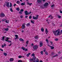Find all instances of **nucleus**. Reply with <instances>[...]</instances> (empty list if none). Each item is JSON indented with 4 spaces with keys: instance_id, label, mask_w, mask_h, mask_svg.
<instances>
[{
    "instance_id": "obj_1",
    "label": "nucleus",
    "mask_w": 62,
    "mask_h": 62,
    "mask_svg": "<svg viewBox=\"0 0 62 62\" xmlns=\"http://www.w3.org/2000/svg\"><path fill=\"white\" fill-rule=\"evenodd\" d=\"M53 33H54V35H56V36H59L62 34V30H61V32H60L59 29H58L57 30L53 31Z\"/></svg>"
},
{
    "instance_id": "obj_2",
    "label": "nucleus",
    "mask_w": 62,
    "mask_h": 62,
    "mask_svg": "<svg viewBox=\"0 0 62 62\" xmlns=\"http://www.w3.org/2000/svg\"><path fill=\"white\" fill-rule=\"evenodd\" d=\"M39 16V15H37L36 16L37 17L35 16H33L32 17V18L33 19H34V20H37L38 19Z\"/></svg>"
},
{
    "instance_id": "obj_3",
    "label": "nucleus",
    "mask_w": 62,
    "mask_h": 62,
    "mask_svg": "<svg viewBox=\"0 0 62 62\" xmlns=\"http://www.w3.org/2000/svg\"><path fill=\"white\" fill-rule=\"evenodd\" d=\"M31 13V12H30L29 13H28V12L27 11H25V15H29V14H30V13Z\"/></svg>"
},
{
    "instance_id": "obj_4",
    "label": "nucleus",
    "mask_w": 62,
    "mask_h": 62,
    "mask_svg": "<svg viewBox=\"0 0 62 62\" xmlns=\"http://www.w3.org/2000/svg\"><path fill=\"white\" fill-rule=\"evenodd\" d=\"M48 5L49 4L47 2H46L44 4V7H46L48 6Z\"/></svg>"
},
{
    "instance_id": "obj_5",
    "label": "nucleus",
    "mask_w": 62,
    "mask_h": 62,
    "mask_svg": "<svg viewBox=\"0 0 62 62\" xmlns=\"http://www.w3.org/2000/svg\"><path fill=\"white\" fill-rule=\"evenodd\" d=\"M38 47L37 46H33V48L35 50H36V49H38Z\"/></svg>"
},
{
    "instance_id": "obj_6",
    "label": "nucleus",
    "mask_w": 62,
    "mask_h": 62,
    "mask_svg": "<svg viewBox=\"0 0 62 62\" xmlns=\"http://www.w3.org/2000/svg\"><path fill=\"white\" fill-rule=\"evenodd\" d=\"M6 39L5 40V41H7L8 42H11V41H9L8 40V39H9V38L8 37H7L6 38Z\"/></svg>"
},
{
    "instance_id": "obj_7",
    "label": "nucleus",
    "mask_w": 62,
    "mask_h": 62,
    "mask_svg": "<svg viewBox=\"0 0 62 62\" xmlns=\"http://www.w3.org/2000/svg\"><path fill=\"white\" fill-rule=\"evenodd\" d=\"M0 16L1 17H5V14H4V13H1L0 14Z\"/></svg>"
},
{
    "instance_id": "obj_8",
    "label": "nucleus",
    "mask_w": 62,
    "mask_h": 62,
    "mask_svg": "<svg viewBox=\"0 0 62 62\" xmlns=\"http://www.w3.org/2000/svg\"><path fill=\"white\" fill-rule=\"evenodd\" d=\"M42 0H37V2L38 3H41L42 2Z\"/></svg>"
},
{
    "instance_id": "obj_9",
    "label": "nucleus",
    "mask_w": 62,
    "mask_h": 62,
    "mask_svg": "<svg viewBox=\"0 0 62 62\" xmlns=\"http://www.w3.org/2000/svg\"><path fill=\"white\" fill-rule=\"evenodd\" d=\"M14 60V59L13 58H10V62H12Z\"/></svg>"
},
{
    "instance_id": "obj_10",
    "label": "nucleus",
    "mask_w": 62,
    "mask_h": 62,
    "mask_svg": "<svg viewBox=\"0 0 62 62\" xmlns=\"http://www.w3.org/2000/svg\"><path fill=\"white\" fill-rule=\"evenodd\" d=\"M25 28V24H23L22 25V29H24Z\"/></svg>"
},
{
    "instance_id": "obj_11",
    "label": "nucleus",
    "mask_w": 62,
    "mask_h": 62,
    "mask_svg": "<svg viewBox=\"0 0 62 62\" xmlns=\"http://www.w3.org/2000/svg\"><path fill=\"white\" fill-rule=\"evenodd\" d=\"M30 61H32L33 62H36V61H34V60H33L32 59H30Z\"/></svg>"
},
{
    "instance_id": "obj_12",
    "label": "nucleus",
    "mask_w": 62,
    "mask_h": 62,
    "mask_svg": "<svg viewBox=\"0 0 62 62\" xmlns=\"http://www.w3.org/2000/svg\"><path fill=\"white\" fill-rule=\"evenodd\" d=\"M50 17H51V19H53V18H54L53 17V16H52V15H49V18H50Z\"/></svg>"
},
{
    "instance_id": "obj_13",
    "label": "nucleus",
    "mask_w": 62,
    "mask_h": 62,
    "mask_svg": "<svg viewBox=\"0 0 62 62\" xmlns=\"http://www.w3.org/2000/svg\"><path fill=\"white\" fill-rule=\"evenodd\" d=\"M3 30H5V31H7L8 30V28H4L3 29Z\"/></svg>"
},
{
    "instance_id": "obj_14",
    "label": "nucleus",
    "mask_w": 62,
    "mask_h": 62,
    "mask_svg": "<svg viewBox=\"0 0 62 62\" xmlns=\"http://www.w3.org/2000/svg\"><path fill=\"white\" fill-rule=\"evenodd\" d=\"M6 5L7 7H9V2L7 3Z\"/></svg>"
},
{
    "instance_id": "obj_15",
    "label": "nucleus",
    "mask_w": 62,
    "mask_h": 62,
    "mask_svg": "<svg viewBox=\"0 0 62 62\" xmlns=\"http://www.w3.org/2000/svg\"><path fill=\"white\" fill-rule=\"evenodd\" d=\"M49 47H51V49H54V47L53 46H49Z\"/></svg>"
},
{
    "instance_id": "obj_16",
    "label": "nucleus",
    "mask_w": 62,
    "mask_h": 62,
    "mask_svg": "<svg viewBox=\"0 0 62 62\" xmlns=\"http://www.w3.org/2000/svg\"><path fill=\"white\" fill-rule=\"evenodd\" d=\"M43 44L42 43H40V47H42V46Z\"/></svg>"
},
{
    "instance_id": "obj_17",
    "label": "nucleus",
    "mask_w": 62,
    "mask_h": 62,
    "mask_svg": "<svg viewBox=\"0 0 62 62\" xmlns=\"http://www.w3.org/2000/svg\"><path fill=\"white\" fill-rule=\"evenodd\" d=\"M2 48H4V47L5 46H6V44H4L3 45H2Z\"/></svg>"
},
{
    "instance_id": "obj_18",
    "label": "nucleus",
    "mask_w": 62,
    "mask_h": 62,
    "mask_svg": "<svg viewBox=\"0 0 62 62\" xmlns=\"http://www.w3.org/2000/svg\"><path fill=\"white\" fill-rule=\"evenodd\" d=\"M48 32H49L48 31V30H47V29H46V34H47Z\"/></svg>"
},
{
    "instance_id": "obj_19",
    "label": "nucleus",
    "mask_w": 62,
    "mask_h": 62,
    "mask_svg": "<svg viewBox=\"0 0 62 62\" xmlns=\"http://www.w3.org/2000/svg\"><path fill=\"white\" fill-rule=\"evenodd\" d=\"M25 2L24 3H22L21 4V5L22 6H24V5H25Z\"/></svg>"
},
{
    "instance_id": "obj_20",
    "label": "nucleus",
    "mask_w": 62,
    "mask_h": 62,
    "mask_svg": "<svg viewBox=\"0 0 62 62\" xmlns=\"http://www.w3.org/2000/svg\"><path fill=\"white\" fill-rule=\"evenodd\" d=\"M54 5H52L51 6V8H52L53 9H54Z\"/></svg>"
},
{
    "instance_id": "obj_21",
    "label": "nucleus",
    "mask_w": 62,
    "mask_h": 62,
    "mask_svg": "<svg viewBox=\"0 0 62 62\" xmlns=\"http://www.w3.org/2000/svg\"><path fill=\"white\" fill-rule=\"evenodd\" d=\"M34 38L35 39H39V37L38 36H35Z\"/></svg>"
},
{
    "instance_id": "obj_22",
    "label": "nucleus",
    "mask_w": 62,
    "mask_h": 62,
    "mask_svg": "<svg viewBox=\"0 0 62 62\" xmlns=\"http://www.w3.org/2000/svg\"><path fill=\"white\" fill-rule=\"evenodd\" d=\"M31 54V53H28V54L26 55V56L27 57H28V56H29V55H30V54Z\"/></svg>"
},
{
    "instance_id": "obj_23",
    "label": "nucleus",
    "mask_w": 62,
    "mask_h": 62,
    "mask_svg": "<svg viewBox=\"0 0 62 62\" xmlns=\"http://www.w3.org/2000/svg\"><path fill=\"white\" fill-rule=\"evenodd\" d=\"M46 22H47L48 23H50V22H50V20H46Z\"/></svg>"
},
{
    "instance_id": "obj_24",
    "label": "nucleus",
    "mask_w": 62,
    "mask_h": 62,
    "mask_svg": "<svg viewBox=\"0 0 62 62\" xmlns=\"http://www.w3.org/2000/svg\"><path fill=\"white\" fill-rule=\"evenodd\" d=\"M5 22L6 23H9V21L8 20H6L5 21Z\"/></svg>"
},
{
    "instance_id": "obj_25",
    "label": "nucleus",
    "mask_w": 62,
    "mask_h": 62,
    "mask_svg": "<svg viewBox=\"0 0 62 62\" xmlns=\"http://www.w3.org/2000/svg\"><path fill=\"white\" fill-rule=\"evenodd\" d=\"M31 22L32 23H33V24H34V21H33V20H31Z\"/></svg>"
},
{
    "instance_id": "obj_26",
    "label": "nucleus",
    "mask_w": 62,
    "mask_h": 62,
    "mask_svg": "<svg viewBox=\"0 0 62 62\" xmlns=\"http://www.w3.org/2000/svg\"><path fill=\"white\" fill-rule=\"evenodd\" d=\"M19 39L20 41H23V39H22L21 38H20Z\"/></svg>"
},
{
    "instance_id": "obj_27",
    "label": "nucleus",
    "mask_w": 62,
    "mask_h": 62,
    "mask_svg": "<svg viewBox=\"0 0 62 62\" xmlns=\"http://www.w3.org/2000/svg\"><path fill=\"white\" fill-rule=\"evenodd\" d=\"M41 30L42 32H44V30L43 29V28H41Z\"/></svg>"
},
{
    "instance_id": "obj_28",
    "label": "nucleus",
    "mask_w": 62,
    "mask_h": 62,
    "mask_svg": "<svg viewBox=\"0 0 62 62\" xmlns=\"http://www.w3.org/2000/svg\"><path fill=\"white\" fill-rule=\"evenodd\" d=\"M58 56V54H56L54 56H53L52 57H56V56Z\"/></svg>"
},
{
    "instance_id": "obj_29",
    "label": "nucleus",
    "mask_w": 62,
    "mask_h": 62,
    "mask_svg": "<svg viewBox=\"0 0 62 62\" xmlns=\"http://www.w3.org/2000/svg\"><path fill=\"white\" fill-rule=\"evenodd\" d=\"M45 54H46V55H48V52L47 51H46L45 52Z\"/></svg>"
},
{
    "instance_id": "obj_30",
    "label": "nucleus",
    "mask_w": 62,
    "mask_h": 62,
    "mask_svg": "<svg viewBox=\"0 0 62 62\" xmlns=\"http://www.w3.org/2000/svg\"><path fill=\"white\" fill-rule=\"evenodd\" d=\"M54 54H55V53H52L51 54V55H54Z\"/></svg>"
},
{
    "instance_id": "obj_31",
    "label": "nucleus",
    "mask_w": 62,
    "mask_h": 62,
    "mask_svg": "<svg viewBox=\"0 0 62 62\" xmlns=\"http://www.w3.org/2000/svg\"><path fill=\"white\" fill-rule=\"evenodd\" d=\"M12 3H11L10 2V8H11V7H12Z\"/></svg>"
},
{
    "instance_id": "obj_32",
    "label": "nucleus",
    "mask_w": 62,
    "mask_h": 62,
    "mask_svg": "<svg viewBox=\"0 0 62 62\" xmlns=\"http://www.w3.org/2000/svg\"><path fill=\"white\" fill-rule=\"evenodd\" d=\"M16 10H18V11H19L20 10V8H16Z\"/></svg>"
},
{
    "instance_id": "obj_33",
    "label": "nucleus",
    "mask_w": 62,
    "mask_h": 62,
    "mask_svg": "<svg viewBox=\"0 0 62 62\" xmlns=\"http://www.w3.org/2000/svg\"><path fill=\"white\" fill-rule=\"evenodd\" d=\"M25 48L24 47H22L21 48L23 50H24L25 49Z\"/></svg>"
},
{
    "instance_id": "obj_34",
    "label": "nucleus",
    "mask_w": 62,
    "mask_h": 62,
    "mask_svg": "<svg viewBox=\"0 0 62 62\" xmlns=\"http://www.w3.org/2000/svg\"><path fill=\"white\" fill-rule=\"evenodd\" d=\"M4 38H5V37H2V40L3 41H4Z\"/></svg>"
},
{
    "instance_id": "obj_35",
    "label": "nucleus",
    "mask_w": 62,
    "mask_h": 62,
    "mask_svg": "<svg viewBox=\"0 0 62 62\" xmlns=\"http://www.w3.org/2000/svg\"><path fill=\"white\" fill-rule=\"evenodd\" d=\"M3 54L4 55H5V56H7V53H3Z\"/></svg>"
},
{
    "instance_id": "obj_36",
    "label": "nucleus",
    "mask_w": 62,
    "mask_h": 62,
    "mask_svg": "<svg viewBox=\"0 0 62 62\" xmlns=\"http://www.w3.org/2000/svg\"><path fill=\"white\" fill-rule=\"evenodd\" d=\"M10 11H11V12H13V10H12V8H10Z\"/></svg>"
},
{
    "instance_id": "obj_37",
    "label": "nucleus",
    "mask_w": 62,
    "mask_h": 62,
    "mask_svg": "<svg viewBox=\"0 0 62 62\" xmlns=\"http://www.w3.org/2000/svg\"><path fill=\"white\" fill-rule=\"evenodd\" d=\"M22 57V56H21L20 55L18 56V58H21Z\"/></svg>"
},
{
    "instance_id": "obj_38",
    "label": "nucleus",
    "mask_w": 62,
    "mask_h": 62,
    "mask_svg": "<svg viewBox=\"0 0 62 62\" xmlns=\"http://www.w3.org/2000/svg\"><path fill=\"white\" fill-rule=\"evenodd\" d=\"M58 17L59 18H61V16H60L58 15Z\"/></svg>"
},
{
    "instance_id": "obj_39",
    "label": "nucleus",
    "mask_w": 62,
    "mask_h": 62,
    "mask_svg": "<svg viewBox=\"0 0 62 62\" xmlns=\"http://www.w3.org/2000/svg\"><path fill=\"white\" fill-rule=\"evenodd\" d=\"M41 54H43V51H42L40 52Z\"/></svg>"
},
{
    "instance_id": "obj_40",
    "label": "nucleus",
    "mask_w": 62,
    "mask_h": 62,
    "mask_svg": "<svg viewBox=\"0 0 62 62\" xmlns=\"http://www.w3.org/2000/svg\"><path fill=\"white\" fill-rule=\"evenodd\" d=\"M46 41L47 42V43H48V39H46Z\"/></svg>"
},
{
    "instance_id": "obj_41",
    "label": "nucleus",
    "mask_w": 62,
    "mask_h": 62,
    "mask_svg": "<svg viewBox=\"0 0 62 62\" xmlns=\"http://www.w3.org/2000/svg\"><path fill=\"white\" fill-rule=\"evenodd\" d=\"M55 41H58V39L56 38L55 39Z\"/></svg>"
},
{
    "instance_id": "obj_42",
    "label": "nucleus",
    "mask_w": 62,
    "mask_h": 62,
    "mask_svg": "<svg viewBox=\"0 0 62 62\" xmlns=\"http://www.w3.org/2000/svg\"><path fill=\"white\" fill-rule=\"evenodd\" d=\"M25 51H27L28 50H27V49L26 48H25V50H24Z\"/></svg>"
},
{
    "instance_id": "obj_43",
    "label": "nucleus",
    "mask_w": 62,
    "mask_h": 62,
    "mask_svg": "<svg viewBox=\"0 0 62 62\" xmlns=\"http://www.w3.org/2000/svg\"><path fill=\"white\" fill-rule=\"evenodd\" d=\"M28 41H27L26 42V44H28Z\"/></svg>"
},
{
    "instance_id": "obj_44",
    "label": "nucleus",
    "mask_w": 62,
    "mask_h": 62,
    "mask_svg": "<svg viewBox=\"0 0 62 62\" xmlns=\"http://www.w3.org/2000/svg\"><path fill=\"white\" fill-rule=\"evenodd\" d=\"M34 55H35V54L34 53H33L31 55V56H34Z\"/></svg>"
},
{
    "instance_id": "obj_45",
    "label": "nucleus",
    "mask_w": 62,
    "mask_h": 62,
    "mask_svg": "<svg viewBox=\"0 0 62 62\" xmlns=\"http://www.w3.org/2000/svg\"><path fill=\"white\" fill-rule=\"evenodd\" d=\"M23 9H21L20 10V11H21V12H23Z\"/></svg>"
},
{
    "instance_id": "obj_46",
    "label": "nucleus",
    "mask_w": 62,
    "mask_h": 62,
    "mask_svg": "<svg viewBox=\"0 0 62 62\" xmlns=\"http://www.w3.org/2000/svg\"><path fill=\"white\" fill-rule=\"evenodd\" d=\"M32 18V16H30L29 17V18L30 19H31Z\"/></svg>"
},
{
    "instance_id": "obj_47",
    "label": "nucleus",
    "mask_w": 62,
    "mask_h": 62,
    "mask_svg": "<svg viewBox=\"0 0 62 62\" xmlns=\"http://www.w3.org/2000/svg\"><path fill=\"white\" fill-rule=\"evenodd\" d=\"M17 4H19L20 3V1H17Z\"/></svg>"
},
{
    "instance_id": "obj_48",
    "label": "nucleus",
    "mask_w": 62,
    "mask_h": 62,
    "mask_svg": "<svg viewBox=\"0 0 62 62\" xmlns=\"http://www.w3.org/2000/svg\"><path fill=\"white\" fill-rule=\"evenodd\" d=\"M0 51H2V52H3V49L0 48Z\"/></svg>"
},
{
    "instance_id": "obj_49",
    "label": "nucleus",
    "mask_w": 62,
    "mask_h": 62,
    "mask_svg": "<svg viewBox=\"0 0 62 62\" xmlns=\"http://www.w3.org/2000/svg\"><path fill=\"white\" fill-rule=\"evenodd\" d=\"M32 3H29V5H30V6H31V5H32Z\"/></svg>"
},
{
    "instance_id": "obj_50",
    "label": "nucleus",
    "mask_w": 62,
    "mask_h": 62,
    "mask_svg": "<svg viewBox=\"0 0 62 62\" xmlns=\"http://www.w3.org/2000/svg\"><path fill=\"white\" fill-rule=\"evenodd\" d=\"M15 37H16V38H18V35H15Z\"/></svg>"
},
{
    "instance_id": "obj_51",
    "label": "nucleus",
    "mask_w": 62,
    "mask_h": 62,
    "mask_svg": "<svg viewBox=\"0 0 62 62\" xmlns=\"http://www.w3.org/2000/svg\"><path fill=\"white\" fill-rule=\"evenodd\" d=\"M22 61L21 60H19L18 61V62H22Z\"/></svg>"
},
{
    "instance_id": "obj_52",
    "label": "nucleus",
    "mask_w": 62,
    "mask_h": 62,
    "mask_svg": "<svg viewBox=\"0 0 62 62\" xmlns=\"http://www.w3.org/2000/svg\"><path fill=\"white\" fill-rule=\"evenodd\" d=\"M20 17L21 18H22L23 17V16H20Z\"/></svg>"
},
{
    "instance_id": "obj_53",
    "label": "nucleus",
    "mask_w": 62,
    "mask_h": 62,
    "mask_svg": "<svg viewBox=\"0 0 62 62\" xmlns=\"http://www.w3.org/2000/svg\"><path fill=\"white\" fill-rule=\"evenodd\" d=\"M12 44L11 43L8 46H10Z\"/></svg>"
},
{
    "instance_id": "obj_54",
    "label": "nucleus",
    "mask_w": 62,
    "mask_h": 62,
    "mask_svg": "<svg viewBox=\"0 0 62 62\" xmlns=\"http://www.w3.org/2000/svg\"><path fill=\"white\" fill-rule=\"evenodd\" d=\"M28 16H25V18H27V17H28Z\"/></svg>"
},
{
    "instance_id": "obj_55",
    "label": "nucleus",
    "mask_w": 62,
    "mask_h": 62,
    "mask_svg": "<svg viewBox=\"0 0 62 62\" xmlns=\"http://www.w3.org/2000/svg\"><path fill=\"white\" fill-rule=\"evenodd\" d=\"M30 25V24H27V26H29Z\"/></svg>"
},
{
    "instance_id": "obj_56",
    "label": "nucleus",
    "mask_w": 62,
    "mask_h": 62,
    "mask_svg": "<svg viewBox=\"0 0 62 62\" xmlns=\"http://www.w3.org/2000/svg\"><path fill=\"white\" fill-rule=\"evenodd\" d=\"M50 43H51V44H53V42H52V41H50Z\"/></svg>"
},
{
    "instance_id": "obj_57",
    "label": "nucleus",
    "mask_w": 62,
    "mask_h": 62,
    "mask_svg": "<svg viewBox=\"0 0 62 62\" xmlns=\"http://www.w3.org/2000/svg\"><path fill=\"white\" fill-rule=\"evenodd\" d=\"M29 4H30V3H29V2H27V5H29Z\"/></svg>"
},
{
    "instance_id": "obj_58",
    "label": "nucleus",
    "mask_w": 62,
    "mask_h": 62,
    "mask_svg": "<svg viewBox=\"0 0 62 62\" xmlns=\"http://www.w3.org/2000/svg\"><path fill=\"white\" fill-rule=\"evenodd\" d=\"M18 39V38L16 37L15 39V40H16V39Z\"/></svg>"
},
{
    "instance_id": "obj_59",
    "label": "nucleus",
    "mask_w": 62,
    "mask_h": 62,
    "mask_svg": "<svg viewBox=\"0 0 62 62\" xmlns=\"http://www.w3.org/2000/svg\"><path fill=\"white\" fill-rule=\"evenodd\" d=\"M60 13H62V11H61V10H60Z\"/></svg>"
},
{
    "instance_id": "obj_60",
    "label": "nucleus",
    "mask_w": 62,
    "mask_h": 62,
    "mask_svg": "<svg viewBox=\"0 0 62 62\" xmlns=\"http://www.w3.org/2000/svg\"><path fill=\"white\" fill-rule=\"evenodd\" d=\"M19 13H20V14H22V12H19Z\"/></svg>"
},
{
    "instance_id": "obj_61",
    "label": "nucleus",
    "mask_w": 62,
    "mask_h": 62,
    "mask_svg": "<svg viewBox=\"0 0 62 62\" xmlns=\"http://www.w3.org/2000/svg\"><path fill=\"white\" fill-rule=\"evenodd\" d=\"M58 54H61V52H59L58 53Z\"/></svg>"
},
{
    "instance_id": "obj_62",
    "label": "nucleus",
    "mask_w": 62,
    "mask_h": 62,
    "mask_svg": "<svg viewBox=\"0 0 62 62\" xmlns=\"http://www.w3.org/2000/svg\"><path fill=\"white\" fill-rule=\"evenodd\" d=\"M23 32H24L23 30V31H21V32H22V33H23Z\"/></svg>"
},
{
    "instance_id": "obj_63",
    "label": "nucleus",
    "mask_w": 62,
    "mask_h": 62,
    "mask_svg": "<svg viewBox=\"0 0 62 62\" xmlns=\"http://www.w3.org/2000/svg\"><path fill=\"white\" fill-rule=\"evenodd\" d=\"M16 4H15L14 5V6H16Z\"/></svg>"
},
{
    "instance_id": "obj_64",
    "label": "nucleus",
    "mask_w": 62,
    "mask_h": 62,
    "mask_svg": "<svg viewBox=\"0 0 62 62\" xmlns=\"http://www.w3.org/2000/svg\"><path fill=\"white\" fill-rule=\"evenodd\" d=\"M46 0H42V1H43V2H44Z\"/></svg>"
}]
</instances>
